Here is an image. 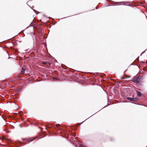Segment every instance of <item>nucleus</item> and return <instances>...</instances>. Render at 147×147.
<instances>
[{"mask_svg": "<svg viewBox=\"0 0 147 147\" xmlns=\"http://www.w3.org/2000/svg\"><path fill=\"white\" fill-rule=\"evenodd\" d=\"M119 2H117V3H119ZM120 3H129V2H119Z\"/></svg>", "mask_w": 147, "mask_h": 147, "instance_id": "6", "label": "nucleus"}, {"mask_svg": "<svg viewBox=\"0 0 147 147\" xmlns=\"http://www.w3.org/2000/svg\"><path fill=\"white\" fill-rule=\"evenodd\" d=\"M127 99L128 100L132 101H136L138 100V99L137 98H131L130 97H127Z\"/></svg>", "mask_w": 147, "mask_h": 147, "instance_id": "3", "label": "nucleus"}, {"mask_svg": "<svg viewBox=\"0 0 147 147\" xmlns=\"http://www.w3.org/2000/svg\"><path fill=\"white\" fill-rule=\"evenodd\" d=\"M36 138H37V137H33V138H29L27 140H26V139H22V140H26L27 142H23L24 143L26 144L27 143H29L30 142L34 140H35Z\"/></svg>", "mask_w": 147, "mask_h": 147, "instance_id": "2", "label": "nucleus"}, {"mask_svg": "<svg viewBox=\"0 0 147 147\" xmlns=\"http://www.w3.org/2000/svg\"><path fill=\"white\" fill-rule=\"evenodd\" d=\"M87 119H88V118L86 119V120H85V121H86V120H87Z\"/></svg>", "mask_w": 147, "mask_h": 147, "instance_id": "19", "label": "nucleus"}, {"mask_svg": "<svg viewBox=\"0 0 147 147\" xmlns=\"http://www.w3.org/2000/svg\"><path fill=\"white\" fill-rule=\"evenodd\" d=\"M87 119H88V118L86 119V120H85V121H86V120H87Z\"/></svg>", "mask_w": 147, "mask_h": 147, "instance_id": "21", "label": "nucleus"}, {"mask_svg": "<svg viewBox=\"0 0 147 147\" xmlns=\"http://www.w3.org/2000/svg\"><path fill=\"white\" fill-rule=\"evenodd\" d=\"M73 136H76V135H75V134H74L73 135Z\"/></svg>", "mask_w": 147, "mask_h": 147, "instance_id": "12", "label": "nucleus"}, {"mask_svg": "<svg viewBox=\"0 0 147 147\" xmlns=\"http://www.w3.org/2000/svg\"><path fill=\"white\" fill-rule=\"evenodd\" d=\"M110 139L111 141H112L113 140L111 138H110Z\"/></svg>", "mask_w": 147, "mask_h": 147, "instance_id": "14", "label": "nucleus"}, {"mask_svg": "<svg viewBox=\"0 0 147 147\" xmlns=\"http://www.w3.org/2000/svg\"><path fill=\"white\" fill-rule=\"evenodd\" d=\"M58 130H60V129H59V128H58Z\"/></svg>", "mask_w": 147, "mask_h": 147, "instance_id": "25", "label": "nucleus"}, {"mask_svg": "<svg viewBox=\"0 0 147 147\" xmlns=\"http://www.w3.org/2000/svg\"><path fill=\"white\" fill-rule=\"evenodd\" d=\"M87 119H88V118L86 119V120H85V121H86V120H87Z\"/></svg>", "mask_w": 147, "mask_h": 147, "instance_id": "20", "label": "nucleus"}, {"mask_svg": "<svg viewBox=\"0 0 147 147\" xmlns=\"http://www.w3.org/2000/svg\"><path fill=\"white\" fill-rule=\"evenodd\" d=\"M32 22H31V23H30V25H29L28 27H30V26H32Z\"/></svg>", "mask_w": 147, "mask_h": 147, "instance_id": "7", "label": "nucleus"}, {"mask_svg": "<svg viewBox=\"0 0 147 147\" xmlns=\"http://www.w3.org/2000/svg\"><path fill=\"white\" fill-rule=\"evenodd\" d=\"M87 119H88V118L86 119V120H85V121H86V120H87Z\"/></svg>", "mask_w": 147, "mask_h": 147, "instance_id": "17", "label": "nucleus"}, {"mask_svg": "<svg viewBox=\"0 0 147 147\" xmlns=\"http://www.w3.org/2000/svg\"><path fill=\"white\" fill-rule=\"evenodd\" d=\"M84 122V121H83V122H82V123H80V124H81L82 123H83V122Z\"/></svg>", "mask_w": 147, "mask_h": 147, "instance_id": "15", "label": "nucleus"}, {"mask_svg": "<svg viewBox=\"0 0 147 147\" xmlns=\"http://www.w3.org/2000/svg\"><path fill=\"white\" fill-rule=\"evenodd\" d=\"M139 57H138L137 58V59H139Z\"/></svg>", "mask_w": 147, "mask_h": 147, "instance_id": "23", "label": "nucleus"}, {"mask_svg": "<svg viewBox=\"0 0 147 147\" xmlns=\"http://www.w3.org/2000/svg\"><path fill=\"white\" fill-rule=\"evenodd\" d=\"M87 119H88V118L86 119V120H85V121H86V120H87Z\"/></svg>", "mask_w": 147, "mask_h": 147, "instance_id": "18", "label": "nucleus"}, {"mask_svg": "<svg viewBox=\"0 0 147 147\" xmlns=\"http://www.w3.org/2000/svg\"><path fill=\"white\" fill-rule=\"evenodd\" d=\"M127 69L125 71H125H127Z\"/></svg>", "mask_w": 147, "mask_h": 147, "instance_id": "24", "label": "nucleus"}, {"mask_svg": "<svg viewBox=\"0 0 147 147\" xmlns=\"http://www.w3.org/2000/svg\"><path fill=\"white\" fill-rule=\"evenodd\" d=\"M55 61H56V62L57 61L56 60H55Z\"/></svg>", "mask_w": 147, "mask_h": 147, "instance_id": "26", "label": "nucleus"}, {"mask_svg": "<svg viewBox=\"0 0 147 147\" xmlns=\"http://www.w3.org/2000/svg\"><path fill=\"white\" fill-rule=\"evenodd\" d=\"M87 119H88V118L86 119V120H85V121H86V120H87Z\"/></svg>", "mask_w": 147, "mask_h": 147, "instance_id": "16", "label": "nucleus"}, {"mask_svg": "<svg viewBox=\"0 0 147 147\" xmlns=\"http://www.w3.org/2000/svg\"><path fill=\"white\" fill-rule=\"evenodd\" d=\"M18 143L20 145L22 144V143L19 141H18Z\"/></svg>", "mask_w": 147, "mask_h": 147, "instance_id": "10", "label": "nucleus"}, {"mask_svg": "<svg viewBox=\"0 0 147 147\" xmlns=\"http://www.w3.org/2000/svg\"><path fill=\"white\" fill-rule=\"evenodd\" d=\"M137 95L139 97H141L142 95V94L138 91H136Z\"/></svg>", "mask_w": 147, "mask_h": 147, "instance_id": "4", "label": "nucleus"}, {"mask_svg": "<svg viewBox=\"0 0 147 147\" xmlns=\"http://www.w3.org/2000/svg\"><path fill=\"white\" fill-rule=\"evenodd\" d=\"M140 76H139L136 78H133L132 80V81L136 83L138 85H141V82L140 81Z\"/></svg>", "mask_w": 147, "mask_h": 147, "instance_id": "1", "label": "nucleus"}, {"mask_svg": "<svg viewBox=\"0 0 147 147\" xmlns=\"http://www.w3.org/2000/svg\"><path fill=\"white\" fill-rule=\"evenodd\" d=\"M43 63L45 64H47L45 62H43Z\"/></svg>", "mask_w": 147, "mask_h": 147, "instance_id": "11", "label": "nucleus"}, {"mask_svg": "<svg viewBox=\"0 0 147 147\" xmlns=\"http://www.w3.org/2000/svg\"><path fill=\"white\" fill-rule=\"evenodd\" d=\"M25 71V69L23 68H22L21 71V73L22 74H24Z\"/></svg>", "mask_w": 147, "mask_h": 147, "instance_id": "5", "label": "nucleus"}, {"mask_svg": "<svg viewBox=\"0 0 147 147\" xmlns=\"http://www.w3.org/2000/svg\"><path fill=\"white\" fill-rule=\"evenodd\" d=\"M33 11H34V12H35V11H36V10H35V9H33Z\"/></svg>", "mask_w": 147, "mask_h": 147, "instance_id": "13", "label": "nucleus"}, {"mask_svg": "<svg viewBox=\"0 0 147 147\" xmlns=\"http://www.w3.org/2000/svg\"><path fill=\"white\" fill-rule=\"evenodd\" d=\"M1 117H2V118H3V119H4H4H3V117H2V116H1Z\"/></svg>", "mask_w": 147, "mask_h": 147, "instance_id": "22", "label": "nucleus"}, {"mask_svg": "<svg viewBox=\"0 0 147 147\" xmlns=\"http://www.w3.org/2000/svg\"><path fill=\"white\" fill-rule=\"evenodd\" d=\"M60 125L59 124H56V126L57 127H58Z\"/></svg>", "mask_w": 147, "mask_h": 147, "instance_id": "8", "label": "nucleus"}, {"mask_svg": "<svg viewBox=\"0 0 147 147\" xmlns=\"http://www.w3.org/2000/svg\"><path fill=\"white\" fill-rule=\"evenodd\" d=\"M146 51V50H145L143 52H142L141 55V56L142 55V54H143L144 52H145Z\"/></svg>", "mask_w": 147, "mask_h": 147, "instance_id": "9", "label": "nucleus"}]
</instances>
